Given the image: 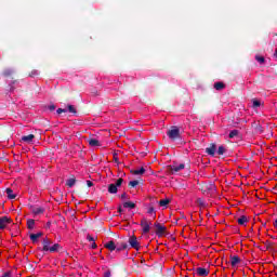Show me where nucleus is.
Listing matches in <instances>:
<instances>
[{"mask_svg":"<svg viewBox=\"0 0 277 277\" xmlns=\"http://www.w3.org/2000/svg\"><path fill=\"white\" fill-rule=\"evenodd\" d=\"M167 135L171 140V142H176V140H181V129H179V127H172L167 132Z\"/></svg>","mask_w":277,"mask_h":277,"instance_id":"f257e3e1","label":"nucleus"},{"mask_svg":"<svg viewBox=\"0 0 277 277\" xmlns=\"http://www.w3.org/2000/svg\"><path fill=\"white\" fill-rule=\"evenodd\" d=\"M150 222H148V219L143 217L141 220V227L143 228V234L144 235H148V233H150Z\"/></svg>","mask_w":277,"mask_h":277,"instance_id":"f03ea898","label":"nucleus"},{"mask_svg":"<svg viewBox=\"0 0 277 277\" xmlns=\"http://www.w3.org/2000/svg\"><path fill=\"white\" fill-rule=\"evenodd\" d=\"M168 170L171 174H176V172H181V170H185V163H181L179 166H168Z\"/></svg>","mask_w":277,"mask_h":277,"instance_id":"7ed1b4c3","label":"nucleus"},{"mask_svg":"<svg viewBox=\"0 0 277 277\" xmlns=\"http://www.w3.org/2000/svg\"><path fill=\"white\" fill-rule=\"evenodd\" d=\"M154 226L156 228V235L158 237H163V234L166 233V226L161 225V223H154Z\"/></svg>","mask_w":277,"mask_h":277,"instance_id":"20e7f679","label":"nucleus"},{"mask_svg":"<svg viewBox=\"0 0 277 277\" xmlns=\"http://www.w3.org/2000/svg\"><path fill=\"white\" fill-rule=\"evenodd\" d=\"M128 243H130L131 248H133L134 250H140V242L137 241V236H131L128 240Z\"/></svg>","mask_w":277,"mask_h":277,"instance_id":"39448f33","label":"nucleus"},{"mask_svg":"<svg viewBox=\"0 0 277 277\" xmlns=\"http://www.w3.org/2000/svg\"><path fill=\"white\" fill-rule=\"evenodd\" d=\"M8 224H12V219L8 216H1L0 217V230H5V227Z\"/></svg>","mask_w":277,"mask_h":277,"instance_id":"423d86ee","label":"nucleus"},{"mask_svg":"<svg viewBox=\"0 0 277 277\" xmlns=\"http://www.w3.org/2000/svg\"><path fill=\"white\" fill-rule=\"evenodd\" d=\"M215 150H217V145H215V143H211L210 146L206 148V153L210 157H215Z\"/></svg>","mask_w":277,"mask_h":277,"instance_id":"0eeeda50","label":"nucleus"},{"mask_svg":"<svg viewBox=\"0 0 277 277\" xmlns=\"http://www.w3.org/2000/svg\"><path fill=\"white\" fill-rule=\"evenodd\" d=\"M52 243H53V241L51 239H49L47 237L43 238V240H42V246H43L42 250H43V252H49V250L51 248L49 246H51Z\"/></svg>","mask_w":277,"mask_h":277,"instance_id":"6e6552de","label":"nucleus"},{"mask_svg":"<svg viewBox=\"0 0 277 277\" xmlns=\"http://www.w3.org/2000/svg\"><path fill=\"white\" fill-rule=\"evenodd\" d=\"M229 259L232 267H237V265L241 263V258H239V255H230Z\"/></svg>","mask_w":277,"mask_h":277,"instance_id":"1a4fd4ad","label":"nucleus"},{"mask_svg":"<svg viewBox=\"0 0 277 277\" xmlns=\"http://www.w3.org/2000/svg\"><path fill=\"white\" fill-rule=\"evenodd\" d=\"M116 245H117V243H115L114 240H110V241H108V242H106V243L104 245V248H106L107 250H109V252H114V251L116 252V250H117Z\"/></svg>","mask_w":277,"mask_h":277,"instance_id":"9d476101","label":"nucleus"},{"mask_svg":"<svg viewBox=\"0 0 277 277\" xmlns=\"http://www.w3.org/2000/svg\"><path fill=\"white\" fill-rule=\"evenodd\" d=\"M196 274H197V276L207 277V276H209V269L203 268V267H198V268H196Z\"/></svg>","mask_w":277,"mask_h":277,"instance_id":"9b49d317","label":"nucleus"},{"mask_svg":"<svg viewBox=\"0 0 277 277\" xmlns=\"http://www.w3.org/2000/svg\"><path fill=\"white\" fill-rule=\"evenodd\" d=\"M265 246H266V250H268L269 252H277L276 242H272L269 240H266Z\"/></svg>","mask_w":277,"mask_h":277,"instance_id":"f8f14e48","label":"nucleus"},{"mask_svg":"<svg viewBox=\"0 0 277 277\" xmlns=\"http://www.w3.org/2000/svg\"><path fill=\"white\" fill-rule=\"evenodd\" d=\"M116 248V252H122V250L129 249V245L127 242H117Z\"/></svg>","mask_w":277,"mask_h":277,"instance_id":"ddd939ff","label":"nucleus"},{"mask_svg":"<svg viewBox=\"0 0 277 277\" xmlns=\"http://www.w3.org/2000/svg\"><path fill=\"white\" fill-rule=\"evenodd\" d=\"M35 138H36V135L28 134V135L22 136V142H25V144H31Z\"/></svg>","mask_w":277,"mask_h":277,"instance_id":"4468645a","label":"nucleus"},{"mask_svg":"<svg viewBox=\"0 0 277 277\" xmlns=\"http://www.w3.org/2000/svg\"><path fill=\"white\" fill-rule=\"evenodd\" d=\"M30 209L35 215H42V213H44V208H42V207H34L32 206Z\"/></svg>","mask_w":277,"mask_h":277,"instance_id":"2eb2a0df","label":"nucleus"},{"mask_svg":"<svg viewBox=\"0 0 277 277\" xmlns=\"http://www.w3.org/2000/svg\"><path fill=\"white\" fill-rule=\"evenodd\" d=\"M5 194L9 198V200H14L16 199V194H14V190L12 188H6Z\"/></svg>","mask_w":277,"mask_h":277,"instance_id":"dca6fc26","label":"nucleus"},{"mask_svg":"<svg viewBox=\"0 0 277 277\" xmlns=\"http://www.w3.org/2000/svg\"><path fill=\"white\" fill-rule=\"evenodd\" d=\"M60 250H62V246L60 243H54L52 247H50L48 252H60Z\"/></svg>","mask_w":277,"mask_h":277,"instance_id":"f3484780","label":"nucleus"},{"mask_svg":"<svg viewBox=\"0 0 277 277\" xmlns=\"http://www.w3.org/2000/svg\"><path fill=\"white\" fill-rule=\"evenodd\" d=\"M224 88H226V84L222 81L214 83V90L222 91V90H224Z\"/></svg>","mask_w":277,"mask_h":277,"instance_id":"a211bd4d","label":"nucleus"},{"mask_svg":"<svg viewBox=\"0 0 277 277\" xmlns=\"http://www.w3.org/2000/svg\"><path fill=\"white\" fill-rule=\"evenodd\" d=\"M88 144H89V146H92V147L101 146V142H98V140H96V138H89Z\"/></svg>","mask_w":277,"mask_h":277,"instance_id":"6ab92c4d","label":"nucleus"},{"mask_svg":"<svg viewBox=\"0 0 277 277\" xmlns=\"http://www.w3.org/2000/svg\"><path fill=\"white\" fill-rule=\"evenodd\" d=\"M237 222H238V224H239L240 226H245V225L247 224V222H248V216L241 215V216L237 220Z\"/></svg>","mask_w":277,"mask_h":277,"instance_id":"aec40b11","label":"nucleus"},{"mask_svg":"<svg viewBox=\"0 0 277 277\" xmlns=\"http://www.w3.org/2000/svg\"><path fill=\"white\" fill-rule=\"evenodd\" d=\"M36 226V220L34 219H28L27 220V228H29V230H34V227Z\"/></svg>","mask_w":277,"mask_h":277,"instance_id":"412c9836","label":"nucleus"},{"mask_svg":"<svg viewBox=\"0 0 277 277\" xmlns=\"http://www.w3.org/2000/svg\"><path fill=\"white\" fill-rule=\"evenodd\" d=\"M145 172H146V169L144 167H141V169L138 170L131 171V173L134 174L135 176L142 175Z\"/></svg>","mask_w":277,"mask_h":277,"instance_id":"4be33fe9","label":"nucleus"},{"mask_svg":"<svg viewBox=\"0 0 277 277\" xmlns=\"http://www.w3.org/2000/svg\"><path fill=\"white\" fill-rule=\"evenodd\" d=\"M12 75H14V69H4L3 72H2V76L3 77H12Z\"/></svg>","mask_w":277,"mask_h":277,"instance_id":"5701e85b","label":"nucleus"},{"mask_svg":"<svg viewBox=\"0 0 277 277\" xmlns=\"http://www.w3.org/2000/svg\"><path fill=\"white\" fill-rule=\"evenodd\" d=\"M229 140H233L234 137H239V130H232L228 135Z\"/></svg>","mask_w":277,"mask_h":277,"instance_id":"b1692460","label":"nucleus"},{"mask_svg":"<svg viewBox=\"0 0 277 277\" xmlns=\"http://www.w3.org/2000/svg\"><path fill=\"white\" fill-rule=\"evenodd\" d=\"M108 193L109 194H118V188L114 184L108 185Z\"/></svg>","mask_w":277,"mask_h":277,"instance_id":"393cba45","label":"nucleus"},{"mask_svg":"<svg viewBox=\"0 0 277 277\" xmlns=\"http://www.w3.org/2000/svg\"><path fill=\"white\" fill-rule=\"evenodd\" d=\"M123 208L124 209H135V203H133V201H126L123 203Z\"/></svg>","mask_w":277,"mask_h":277,"instance_id":"a878e982","label":"nucleus"},{"mask_svg":"<svg viewBox=\"0 0 277 277\" xmlns=\"http://www.w3.org/2000/svg\"><path fill=\"white\" fill-rule=\"evenodd\" d=\"M75 183H77V180L75 177H71L66 181L67 187H75Z\"/></svg>","mask_w":277,"mask_h":277,"instance_id":"bb28decb","label":"nucleus"},{"mask_svg":"<svg viewBox=\"0 0 277 277\" xmlns=\"http://www.w3.org/2000/svg\"><path fill=\"white\" fill-rule=\"evenodd\" d=\"M170 202V199L169 198H166V199H161L160 201H158V205L160 207H168V203Z\"/></svg>","mask_w":277,"mask_h":277,"instance_id":"cd10ccee","label":"nucleus"},{"mask_svg":"<svg viewBox=\"0 0 277 277\" xmlns=\"http://www.w3.org/2000/svg\"><path fill=\"white\" fill-rule=\"evenodd\" d=\"M122 183H124V179L119 177L114 185L118 188L122 187Z\"/></svg>","mask_w":277,"mask_h":277,"instance_id":"c85d7f7f","label":"nucleus"},{"mask_svg":"<svg viewBox=\"0 0 277 277\" xmlns=\"http://www.w3.org/2000/svg\"><path fill=\"white\" fill-rule=\"evenodd\" d=\"M224 153H226V147H224V145L219 146L216 154L224 155Z\"/></svg>","mask_w":277,"mask_h":277,"instance_id":"c756f323","label":"nucleus"},{"mask_svg":"<svg viewBox=\"0 0 277 277\" xmlns=\"http://www.w3.org/2000/svg\"><path fill=\"white\" fill-rule=\"evenodd\" d=\"M136 185H140V181L134 180V181L129 182L128 187L133 188V187H135Z\"/></svg>","mask_w":277,"mask_h":277,"instance_id":"7c9ffc66","label":"nucleus"},{"mask_svg":"<svg viewBox=\"0 0 277 277\" xmlns=\"http://www.w3.org/2000/svg\"><path fill=\"white\" fill-rule=\"evenodd\" d=\"M255 60H256V62H259V64H265V57H263V56L256 55Z\"/></svg>","mask_w":277,"mask_h":277,"instance_id":"2f4dec72","label":"nucleus"},{"mask_svg":"<svg viewBox=\"0 0 277 277\" xmlns=\"http://www.w3.org/2000/svg\"><path fill=\"white\" fill-rule=\"evenodd\" d=\"M39 72L38 69H32L29 74L28 77H38Z\"/></svg>","mask_w":277,"mask_h":277,"instance_id":"473e14b6","label":"nucleus"},{"mask_svg":"<svg viewBox=\"0 0 277 277\" xmlns=\"http://www.w3.org/2000/svg\"><path fill=\"white\" fill-rule=\"evenodd\" d=\"M69 114H77V109L72 105L67 106Z\"/></svg>","mask_w":277,"mask_h":277,"instance_id":"72a5a7b5","label":"nucleus"},{"mask_svg":"<svg viewBox=\"0 0 277 277\" xmlns=\"http://www.w3.org/2000/svg\"><path fill=\"white\" fill-rule=\"evenodd\" d=\"M197 205L199 207H207V203H205V200H202L201 198L197 199Z\"/></svg>","mask_w":277,"mask_h":277,"instance_id":"f704fd0d","label":"nucleus"},{"mask_svg":"<svg viewBox=\"0 0 277 277\" xmlns=\"http://www.w3.org/2000/svg\"><path fill=\"white\" fill-rule=\"evenodd\" d=\"M30 240L32 241V243H37L38 242V238L36 237V234H30Z\"/></svg>","mask_w":277,"mask_h":277,"instance_id":"c9c22d12","label":"nucleus"},{"mask_svg":"<svg viewBox=\"0 0 277 277\" xmlns=\"http://www.w3.org/2000/svg\"><path fill=\"white\" fill-rule=\"evenodd\" d=\"M147 213H148L149 215H153V213H154V215H155V207L150 206V207L148 208V210H147Z\"/></svg>","mask_w":277,"mask_h":277,"instance_id":"e433bc0d","label":"nucleus"},{"mask_svg":"<svg viewBox=\"0 0 277 277\" xmlns=\"http://www.w3.org/2000/svg\"><path fill=\"white\" fill-rule=\"evenodd\" d=\"M0 277H12V271L4 272Z\"/></svg>","mask_w":277,"mask_h":277,"instance_id":"4c0bfd02","label":"nucleus"},{"mask_svg":"<svg viewBox=\"0 0 277 277\" xmlns=\"http://www.w3.org/2000/svg\"><path fill=\"white\" fill-rule=\"evenodd\" d=\"M252 103H253V107H260L261 106V101H259V100H253Z\"/></svg>","mask_w":277,"mask_h":277,"instance_id":"58836bf2","label":"nucleus"},{"mask_svg":"<svg viewBox=\"0 0 277 277\" xmlns=\"http://www.w3.org/2000/svg\"><path fill=\"white\" fill-rule=\"evenodd\" d=\"M66 109L65 108H58L57 110H56V114H66Z\"/></svg>","mask_w":277,"mask_h":277,"instance_id":"ea45409f","label":"nucleus"},{"mask_svg":"<svg viewBox=\"0 0 277 277\" xmlns=\"http://www.w3.org/2000/svg\"><path fill=\"white\" fill-rule=\"evenodd\" d=\"M255 129L258 132L263 133V127H261V124H258Z\"/></svg>","mask_w":277,"mask_h":277,"instance_id":"a19ab883","label":"nucleus"},{"mask_svg":"<svg viewBox=\"0 0 277 277\" xmlns=\"http://www.w3.org/2000/svg\"><path fill=\"white\" fill-rule=\"evenodd\" d=\"M104 277H111V271H106L104 273Z\"/></svg>","mask_w":277,"mask_h":277,"instance_id":"79ce46f5","label":"nucleus"},{"mask_svg":"<svg viewBox=\"0 0 277 277\" xmlns=\"http://www.w3.org/2000/svg\"><path fill=\"white\" fill-rule=\"evenodd\" d=\"M87 239H88L89 241H92V242L95 241V240H94V237H92L91 235H87Z\"/></svg>","mask_w":277,"mask_h":277,"instance_id":"37998d69","label":"nucleus"},{"mask_svg":"<svg viewBox=\"0 0 277 277\" xmlns=\"http://www.w3.org/2000/svg\"><path fill=\"white\" fill-rule=\"evenodd\" d=\"M87 185L88 187H94V183H92V181H87Z\"/></svg>","mask_w":277,"mask_h":277,"instance_id":"c03bdc74","label":"nucleus"},{"mask_svg":"<svg viewBox=\"0 0 277 277\" xmlns=\"http://www.w3.org/2000/svg\"><path fill=\"white\" fill-rule=\"evenodd\" d=\"M35 235H36V237H37L38 239H40V237H42V235H44V233L39 232V233H37V234H35Z\"/></svg>","mask_w":277,"mask_h":277,"instance_id":"a18cd8bd","label":"nucleus"},{"mask_svg":"<svg viewBox=\"0 0 277 277\" xmlns=\"http://www.w3.org/2000/svg\"><path fill=\"white\" fill-rule=\"evenodd\" d=\"M49 110H50V111H55V105H50V106H49Z\"/></svg>","mask_w":277,"mask_h":277,"instance_id":"49530a36","label":"nucleus"},{"mask_svg":"<svg viewBox=\"0 0 277 277\" xmlns=\"http://www.w3.org/2000/svg\"><path fill=\"white\" fill-rule=\"evenodd\" d=\"M91 248H92L93 250H96L97 246H96V242H95V241L92 242Z\"/></svg>","mask_w":277,"mask_h":277,"instance_id":"de8ad7c7","label":"nucleus"},{"mask_svg":"<svg viewBox=\"0 0 277 277\" xmlns=\"http://www.w3.org/2000/svg\"><path fill=\"white\" fill-rule=\"evenodd\" d=\"M120 198L124 200V198H127V193L121 194Z\"/></svg>","mask_w":277,"mask_h":277,"instance_id":"09e8293b","label":"nucleus"},{"mask_svg":"<svg viewBox=\"0 0 277 277\" xmlns=\"http://www.w3.org/2000/svg\"><path fill=\"white\" fill-rule=\"evenodd\" d=\"M122 212V206H119L118 207V213H121Z\"/></svg>","mask_w":277,"mask_h":277,"instance_id":"8fccbe9b","label":"nucleus"},{"mask_svg":"<svg viewBox=\"0 0 277 277\" xmlns=\"http://www.w3.org/2000/svg\"><path fill=\"white\" fill-rule=\"evenodd\" d=\"M273 225L277 228V219L274 221Z\"/></svg>","mask_w":277,"mask_h":277,"instance_id":"3c124183","label":"nucleus"},{"mask_svg":"<svg viewBox=\"0 0 277 277\" xmlns=\"http://www.w3.org/2000/svg\"><path fill=\"white\" fill-rule=\"evenodd\" d=\"M47 228H51V222L47 223Z\"/></svg>","mask_w":277,"mask_h":277,"instance_id":"603ef678","label":"nucleus"},{"mask_svg":"<svg viewBox=\"0 0 277 277\" xmlns=\"http://www.w3.org/2000/svg\"><path fill=\"white\" fill-rule=\"evenodd\" d=\"M92 94H94L95 96H98V92L93 91Z\"/></svg>","mask_w":277,"mask_h":277,"instance_id":"864d4df0","label":"nucleus"},{"mask_svg":"<svg viewBox=\"0 0 277 277\" xmlns=\"http://www.w3.org/2000/svg\"><path fill=\"white\" fill-rule=\"evenodd\" d=\"M274 57H277V48L275 50Z\"/></svg>","mask_w":277,"mask_h":277,"instance_id":"5fc2aeb1","label":"nucleus"}]
</instances>
